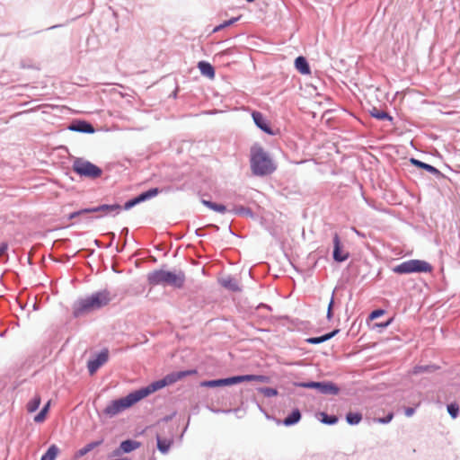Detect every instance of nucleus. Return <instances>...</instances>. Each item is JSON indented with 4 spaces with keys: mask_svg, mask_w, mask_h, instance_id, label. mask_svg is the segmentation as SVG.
Instances as JSON below:
<instances>
[{
    "mask_svg": "<svg viewBox=\"0 0 460 460\" xmlns=\"http://www.w3.org/2000/svg\"><path fill=\"white\" fill-rule=\"evenodd\" d=\"M386 314V310L384 309V308H376V309H374L373 311H371L369 313V314L367 315V324L369 326L371 325L373 323V321L382 317L383 315H385Z\"/></svg>",
    "mask_w": 460,
    "mask_h": 460,
    "instance_id": "nucleus-38",
    "label": "nucleus"
},
{
    "mask_svg": "<svg viewBox=\"0 0 460 460\" xmlns=\"http://www.w3.org/2000/svg\"><path fill=\"white\" fill-rule=\"evenodd\" d=\"M195 234H196L197 236H199V237H203V236H205L207 234H206V232H205V230H204V228H197V229L195 230Z\"/></svg>",
    "mask_w": 460,
    "mask_h": 460,
    "instance_id": "nucleus-53",
    "label": "nucleus"
},
{
    "mask_svg": "<svg viewBox=\"0 0 460 460\" xmlns=\"http://www.w3.org/2000/svg\"><path fill=\"white\" fill-rule=\"evenodd\" d=\"M256 404L261 412H262L263 414L267 413V411L258 402H256Z\"/></svg>",
    "mask_w": 460,
    "mask_h": 460,
    "instance_id": "nucleus-59",
    "label": "nucleus"
},
{
    "mask_svg": "<svg viewBox=\"0 0 460 460\" xmlns=\"http://www.w3.org/2000/svg\"><path fill=\"white\" fill-rule=\"evenodd\" d=\"M394 321V317L393 316L384 322L373 323L371 325H369V329L382 332L385 329L390 326Z\"/></svg>",
    "mask_w": 460,
    "mask_h": 460,
    "instance_id": "nucleus-37",
    "label": "nucleus"
},
{
    "mask_svg": "<svg viewBox=\"0 0 460 460\" xmlns=\"http://www.w3.org/2000/svg\"><path fill=\"white\" fill-rule=\"evenodd\" d=\"M138 402L140 401L133 390L123 397L111 400L103 409L102 414L108 418H112L120 412L131 408Z\"/></svg>",
    "mask_w": 460,
    "mask_h": 460,
    "instance_id": "nucleus-4",
    "label": "nucleus"
},
{
    "mask_svg": "<svg viewBox=\"0 0 460 460\" xmlns=\"http://www.w3.org/2000/svg\"><path fill=\"white\" fill-rule=\"evenodd\" d=\"M47 415L40 411L37 414L34 415L33 420L36 423H42L45 421Z\"/></svg>",
    "mask_w": 460,
    "mask_h": 460,
    "instance_id": "nucleus-47",
    "label": "nucleus"
},
{
    "mask_svg": "<svg viewBox=\"0 0 460 460\" xmlns=\"http://www.w3.org/2000/svg\"><path fill=\"white\" fill-rule=\"evenodd\" d=\"M220 284L226 289L232 292H239L241 291V288L238 285L236 279L232 276H227L226 278L222 279Z\"/></svg>",
    "mask_w": 460,
    "mask_h": 460,
    "instance_id": "nucleus-28",
    "label": "nucleus"
},
{
    "mask_svg": "<svg viewBox=\"0 0 460 460\" xmlns=\"http://www.w3.org/2000/svg\"><path fill=\"white\" fill-rule=\"evenodd\" d=\"M38 305L36 303L33 304V310H38Z\"/></svg>",
    "mask_w": 460,
    "mask_h": 460,
    "instance_id": "nucleus-64",
    "label": "nucleus"
},
{
    "mask_svg": "<svg viewBox=\"0 0 460 460\" xmlns=\"http://www.w3.org/2000/svg\"><path fill=\"white\" fill-rule=\"evenodd\" d=\"M369 115L379 120V121H389L391 123L394 122V117L387 111H382V110H379L378 108L373 106L369 111Z\"/></svg>",
    "mask_w": 460,
    "mask_h": 460,
    "instance_id": "nucleus-23",
    "label": "nucleus"
},
{
    "mask_svg": "<svg viewBox=\"0 0 460 460\" xmlns=\"http://www.w3.org/2000/svg\"><path fill=\"white\" fill-rule=\"evenodd\" d=\"M72 170L80 178L89 180L98 179L103 173L102 168L83 157H75L74 159Z\"/></svg>",
    "mask_w": 460,
    "mask_h": 460,
    "instance_id": "nucleus-6",
    "label": "nucleus"
},
{
    "mask_svg": "<svg viewBox=\"0 0 460 460\" xmlns=\"http://www.w3.org/2000/svg\"><path fill=\"white\" fill-rule=\"evenodd\" d=\"M335 290H336V288L332 291L330 302L327 306L326 319L328 322H331L334 315L333 314V307H334V304H335V298H334Z\"/></svg>",
    "mask_w": 460,
    "mask_h": 460,
    "instance_id": "nucleus-43",
    "label": "nucleus"
},
{
    "mask_svg": "<svg viewBox=\"0 0 460 460\" xmlns=\"http://www.w3.org/2000/svg\"><path fill=\"white\" fill-rule=\"evenodd\" d=\"M177 412L176 411H172V413L170 414H167L165 416H164L160 421L161 422H169L171 421L175 416H176Z\"/></svg>",
    "mask_w": 460,
    "mask_h": 460,
    "instance_id": "nucleus-50",
    "label": "nucleus"
},
{
    "mask_svg": "<svg viewBox=\"0 0 460 460\" xmlns=\"http://www.w3.org/2000/svg\"><path fill=\"white\" fill-rule=\"evenodd\" d=\"M171 385L172 384H171L167 375H165L164 377L155 380V381L151 382L150 384H148L147 385L142 386L134 391H135L137 396L138 397L139 401H141V400L146 398L147 396H149L150 394H152L166 386H169Z\"/></svg>",
    "mask_w": 460,
    "mask_h": 460,
    "instance_id": "nucleus-7",
    "label": "nucleus"
},
{
    "mask_svg": "<svg viewBox=\"0 0 460 460\" xmlns=\"http://www.w3.org/2000/svg\"><path fill=\"white\" fill-rule=\"evenodd\" d=\"M241 17H242V15H238L236 17H232L228 20L223 21L221 23H219L218 25L214 27V29L212 30V32L216 33V32H218L227 27L234 25L235 22H237L241 19Z\"/></svg>",
    "mask_w": 460,
    "mask_h": 460,
    "instance_id": "nucleus-35",
    "label": "nucleus"
},
{
    "mask_svg": "<svg viewBox=\"0 0 460 460\" xmlns=\"http://www.w3.org/2000/svg\"><path fill=\"white\" fill-rule=\"evenodd\" d=\"M201 75L208 78V79H214L215 76H216V69L215 67L213 66V65H211V63H209L208 61H206V60H200L198 62V65H197Z\"/></svg>",
    "mask_w": 460,
    "mask_h": 460,
    "instance_id": "nucleus-21",
    "label": "nucleus"
},
{
    "mask_svg": "<svg viewBox=\"0 0 460 460\" xmlns=\"http://www.w3.org/2000/svg\"><path fill=\"white\" fill-rule=\"evenodd\" d=\"M252 118L254 125L263 133L270 137L279 135V129H274L266 116L260 111H252Z\"/></svg>",
    "mask_w": 460,
    "mask_h": 460,
    "instance_id": "nucleus-8",
    "label": "nucleus"
},
{
    "mask_svg": "<svg viewBox=\"0 0 460 460\" xmlns=\"http://www.w3.org/2000/svg\"><path fill=\"white\" fill-rule=\"evenodd\" d=\"M434 268L431 263L420 259H411L395 265L393 272L398 275L431 273Z\"/></svg>",
    "mask_w": 460,
    "mask_h": 460,
    "instance_id": "nucleus-5",
    "label": "nucleus"
},
{
    "mask_svg": "<svg viewBox=\"0 0 460 460\" xmlns=\"http://www.w3.org/2000/svg\"><path fill=\"white\" fill-rule=\"evenodd\" d=\"M162 190L158 187L149 188L144 191L138 193L139 199H141L142 202L147 201L155 197H156L159 193H161Z\"/></svg>",
    "mask_w": 460,
    "mask_h": 460,
    "instance_id": "nucleus-31",
    "label": "nucleus"
},
{
    "mask_svg": "<svg viewBox=\"0 0 460 460\" xmlns=\"http://www.w3.org/2000/svg\"><path fill=\"white\" fill-rule=\"evenodd\" d=\"M319 420L325 425L332 426L338 423L339 418L335 414H329L326 411L320 412Z\"/></svg>",
    "mask_w": 460,
    "mask_h": 460,
    "instance_id": "nucleus-32",
    "label": "nucleus"
},
{
    "mask_svg": "<svg viewBox=\"0 0 460 460\" xmlns=\"http://www.w3.org/2000/svg\"><path fill=\"white\" fill-rule=\"evenodd\" d=\"M394 412H388L386 415L383 416V417H379L376 419V421L380 424H388L392 421V420L394 419Z\"/></svg>",
    "mask_w": 460,
    "mask_h": 460,
    "instance_id": "nucleus-45",
    "label": "nucleus"
},
{
    "mask_svg": "<svg viewBox=\"0 0 460 460\" xmlns=\"http://www.w3.org/2000/svg\"><path fill=\"white\" fill-rule=\"evenodd\" d=\"M250 167L252 175L257 177L269 176L277 170L270 153L257 143L250 150Z\"/></svg>",
    "mask_w": 460,
    "mask_h": 460,
    "instance_id": "nucleus-2",
    "label": "nucleus"
},
{
    "mask_svg": "<svg viewBox=\"0 0 460 460\" xmlns=\"http://www.w3.org/2000/svg\"><path fill=\"white\" fill-rule=\"evenodd\" d=\"M103 217V216H102V215H97V216H95V217H87V219L92 220V219H93V218H100V217Z\"/></svg>",
    "mask_w": 460,
    "mask_h": 460,
    "instance_id": "nucleus-63",
    "label": "nucleus"
},
{
    "mask_svg": "<svg viewBox=\"0 0 460 460\" xmlns=\"http://www.w3.org/2000/svg\"><path fill=\"white\" fill-rule=\"evenodd\" d=\"M91 214L93 213H103L105 216H116L118 215L121 210L122 208L119 204L114 203V204H100L98 206L94 207H89Z\"/></svg>",
    "mask_w": 460,
    "mask_h": 460,
    "instance_id": "nucleus-13",
    "label": "nucleus"
},
{
    "mask_svg": "<svg viewBox=\"0 0 460 460\" xmlns=\"http://www.w3.org/2000/svg\"><path fill=\"white\" fill-rule=\"evenodd\" d=\"M332 257L336 263H342L350 257L349 252L344 249V245L338 233H334L332 236Z\"/></svg>",
    "mask_w": 460,
    "mask_h": 460,
    "instance_id": "nucleus-10",
    "label": "nucleus"
},
{
    "mask_svg": "<svg viewBox=\"0 0 460 460\" xmlns=\"http://www.w3.org/2000/svg\"><path fill=\"white\" fill-rule=\"evenodd\" d=\"M233 385H239L243 382H251L255 381L256 375L255 374H245V375H235L231 376Z\"/></svg>",
    "mask_w": 460,
    "mask_h": 460,
    "instance_id": "nucleus-36",
    "label": "nucleus"
},
{
    "mask_svg": "<svg viewBox=\"0 0 460 460\" xmlns=\"http://www.w3.org/2000/svg\"><path fill=\"white\" fill-rule=\"evenodd\" d=\"M206 227L211 228L214 231H218L219 230V226L215 225V224H208V225L206 226Z\"/></svg>",
    "mask_w": 460,
    "mask_h": 460,
    "instance_id": "nucleus-56",
    "label": "nucleus"
},
{
    "mask_svg": "<svg viewBox=\"0 0 460 460\" xmlns=\"http://www.w3.org/2000/svg\"><path fill=\"white\" fill-rule=\"evenodd\" d=\"M198 374V370L196 368H190V369H183L179 371H173L169 374H167V376L171 382L172 385L175 384L176 382L190 376H194Z\"/></svg>",
    "mask_w": 460,
    "mask_h": 460,
    "instance_id": "nucleus-19",
    "label": "nucleus"
},
{
    "mask_svg": "<svg viewBox=\"0 0 460 460\" xmlns=\"http://www.w3.org/2000/svg\"><path fill=\"white\" fill-rule=\"evenodd\" d=\"M255 381L267 384L270 382V377L266 375H256Z\"/></svg>",
    "mask_w": 460,
    "mask_h": 460,
    "instance_id": "nucleus-49",
    "label": "nucleus"
},
{
    "mask_svg": "<svg viewBox=\"0 0 460 460\" xmlns=\"http://www.w3.org/2000/svg\"><path fill=\"white\" fill-rule=\"evenodd\" d=\"M156 447L158 451L163 454L166 455L169 453L172 446L173 445V439L172 438H163L160 435H156Z\"/></svg>",
    "mask_w": 460,
    "mask_h": 460,
    "instance_id": "nucleus-24",
    "label": "nucleus"
},
{
    "mask_svg": "<svg viewBox=\"0 0 460 460\" xmlns=\"http://www.w3.org/2000/svg\"><path fill=\"white\" fill-rule=\"evenodd\" d=\"M229 213L234 214V215H238V216H245V217H248L251 218L256 217L255 213L252 211V209L251 208L243 207L242 205H239V206L232 205V208L229 210Z\"/></svg>",
    "mask_w": 460,
    "mask_h": 460,
    "instance_id": "nucleus-26",
    "label": "nucleus"
},
{
    "mask_svg": "<svg viewBox=\"0 0 460 460\" xmlns=\"http://www.w3.org/2000/svg\"><path fill=\"white\" fill-rule=\"evenodd\" d=\"M107 235L110 237L111 242H110V243H108V244L106 245V248H110V247L112 245V243H113V241L115 240V238H116V234H115V233H114V232H108V233H107Z\"/></svg>",
    "mask_w": 460,
    "mask_h": 460,
    "instance_id": "nucleus-51",
    "label": "nucleus"
},
{
    "mask_svg": "<svg viewBox=\"0 0 460 460\" xmlns=\"http://www.w3.org/2000/svg\"><path fill=\"white\" fill-rule=\"evenodd\" d=\"M142 443L136 439L127 438L122 440L119 445L110 454L111 456H120L124 454H129L141 447Z\"/></svg>",
    "mask_w": 460,
    "mask_h": 460,
    "instance_id": "nucleus-11",
    "label": "nucleus"
},
{
    "mask_svg": "<svg viewBox=\"0 0 460 460\" xmlns=\"http://www.w3.org/2000/svg\"><path fill=\"white\" fill-rule=\"evenodd\" d=\"M440 368L439 366L436 364H429V365H416L412 367L411 373L412 375H420L423 373H434L435 371Z\"/></svg>",
    "mask_w": 460,
    "mask_h": 460,
    "instance_id": "nucleus-27",
    "label": "nucleus"
},
{
    "mask_svg": "<svg viewBox=\"0 0 460 460\" xmlns=\"http://www.w3.org/2000/svg\"><path fill=\"white\" fill-rule=\"evenodd\" d=\"M9 243L6 241L0 242V257L3 255L8 256Z\"/></svg>",
    "mask_w": 460,
    "mask_h": 460,
    "instance_id": "nucleus-46",
    "label": "nucleus"
},
{
    "mask_svg": "<svg viewBox=\"0 0 460 460\" xmlns=\"http://www.w3.org/2000/svg\"><path fill=\"white\" fill-rule=\"evenodd\" d=\"M147 283L152 286H169L176 289H181L184 287L186 276L182 270H155L146 275Z\"/></svg>",
    "mask_w": 460,
    "mask_h": 460,
    "instance_id": "nucleus-3",
    "label": "nucleus"
},
{
    "mask_svg": "<svg viewBox=\"0 0 460 460\" xmlns=\"http://www.w3.org/2000/svg\"><path fill=\"white\" fill-rule=\"evenodd\" d=\"M419 407V404H417L416 406L414 407H405L404 408V415L408 418L411 417L414 415V413L416 412V410L417 408Z\"/></svg>",
    "mask_w": 460,
    "mask_h": 460,
    "instance_id": "nucleus-48",
    "label": "nucleus"
},
{
    "mask_svg": "<svg viewBox=\"0 0 460 460\" xmlns=\"http://www.w3.org/2000/svg\"><path fill=\"white\" fill-rule=\"evenodd\" d=\"M320 381H314V380H308V381H296L294 382V386L300 387V388H305V389H314L317 392L318 386H319Z\"/></svg>",
    "mask_w": 460,
    "mask_h": 460,
    "instance_id": "nucleus-39",
    "label": "nucleus"
},
{
    "mask_svg": "<svg viewBox=\"0 0 460 460\" xmlns=\"http://www.w3.org/2000/svg\"><path fill=\"white\" fill-rule=\"evenodd\" d=\"M111 301V291L107 288L100 289L84 297H79L72 305V315L80 318L104 308Z\"/></svg>",
    "mask_w": 460,
    "mask_h": 460,
    "instance_id": "nucleus-1",
    "label": "nucleus"
},
{
    "mask_svg": "<svg viewBox=\"0 0 460 460\" xmlns=\"http://www.w3.org/2000/svg\"><path fill=\"white\" fill-rule=\"evenodd\" d=\"M102 443H103V439L101 438L99 440H94V441H92V442L86 444L85 446H84L82 448H80L79 450H77L75 452V458L78 459V458L84 456L86 454H88L89 452H91L92 450L96 448L97 447L101 446Z\"/></svg>",
    "mask_w": 460,
    "mask_h": 460,
    "instance_id": "nucleus-25",
    "label": "nucleus"
},
{
    "mask_svg": "<svg viewBox=\"0 0 460 460\" xmlns=\"http://www.w3.org/2000/svg\"><path fill=\"white\" fill-rule=\"evenodd\" d=\"M258 393L262 394L267 398L275 397L279 394V391L275 387L261 386L257 387Z\"/></svg>",
    "mask_w": 460,
    "mask_h": 460,
    "instance_id": "nucleus-40",
    "label": "nucleus"
},
{
    "mask_svg": "<svg viewBox=\"0 0 460 460\" xmlns=\"http://www.w3.org/2000/svg\"><path fill=\"white\" fill-rule=\"evenodd\" d=\"M190 420V416H188V419H187L186 424H185V426H184V428H183V429H182V431H181V436H180V438H181L183 437L184 433L187 431V429H188V428H189Z\"/></svg>",
    "mask_w": 460,
    "mask_h": 460,
    "instance_id": "nucleus-55",
    "label": "nucleus"
},
{
    "mask_svg": "<svg viewBox=\"0 0 460 460\" xmlns=\"http://www.w3.org/2000/svg\"><path fill=\"white\" fill-rule=\"evenodd\" d=\"M140 203H142V200H141V199H139V195L137 194V195L128 199L123 204V206H121V208H122V210H129Z\"/></svg>",
    "mask_w": 460,
    "mask_h": 460,
    "instance_id": "nucleus-42",
    "label": "nucleus"
},
{
    "mask_svg": "<svg viewBox=\"0 0 460 460\" xmlns=\"http://www.w3.org/2000/svg\"><path fill=\"white\" fill-rule=\"evenodd\" d=\"M128 234H129V229L128 227H123L121 230H120V233H119V238H120V244L118 243L116 245V252L118 253H120L124 251L126 245H127V239H128Z\"/></svg>",
    "mask_w": 460,
    "mask_h": 460,
    "instance_id": "nucleus-34",
    "label": "nucleus"
},
{
    "mask_svg": "<svg viewBox=\"0 0 460 460\" xmlns=\"http://www.w3.org/2000/svg\"><path fill=\"white\" fill-rule=\"evenodd\" d=\"M201 203L206 208H209L210 210L220 213V214H225L227 212L229 213V210L231 209V208H228V207L226 205L222 204V203H217L211 199H201Z\"/></svg>",
    "mask_w": 460,
    "mask_h": 460,
    "instance_id": "nucleus-22",
    "label": "nucleus"
},
{
    "mask_svg": "<svg viewBox=\"0 0 460 460\" xmlns=\"http://www.w3.org/2000/svg\"><path fill=\"white\" fill-rule=\"evenodd\" d=\"M87 214H91L90 212V208H81V209H78V210H75V211H73L71 213H69L66 217L68 220H73L75 218H77L79 217H82L84 215H87Z\"/></svg>",
    "mask_w": 460,
    "mask_h": 460,
    "instance_id": "nucleus-44",
    "label": "nucleus"
},
{
    "mask_svg": "<svg viewBox=\"0 0 460 460\" xmlns=\"http://www.w3.org/2000/svg\"><path fill=\"white\" fill-rule=\"evenodd\" d=\"M233 381L232 376H226L222 378H215V379H208V380H202L199 382L200 387L205 388H219V387H226V386H232Z\"/></svg>",
    "mask_w": 460,
    "mask_h": 460,
    "instance_id": "nucleus-14",
    "label": "nucleus"
},
{
    "mask_svg": "<svg viewBox=\"0 0 460 460\" xmlns=\"http://www.w3.org/2000/svg\"><path fill=\"white\" fill-rule=\"evenodd\" d=\"M363 414L360 411H349L345 414L346 422L350 426H356L361 422Z\"/></svg>",
    "mask_w": 460,
    "mask_h": 460,
    "instance_id": "nucleus-29",
    "label": "nucleus"
},
{
    "mask_svg": "<svg viewBox=\"0 0 460 460\" xmlns=\"http://www.w3.org/2000/svg\"><path fill=\"white\" fill-rule=\"evenodd\" d=\"M228 232H229L231 234H233V235L238 236V235L234 233V231L233 230V228H232V226H231V225H229V226H228Z\"/></svg>",
    "mask_w": 460,
    "mask_h": 460,
    "instance_id": "nucleus-61",
    "label": "nucleus"
},
{
    "mask_svg": "<svg viewBox=\"0 0 460 460\" xmlns=\"http://www.w3.org/2000/svg\"><path fill=\"white\" fill-rule=\"evenodd\" d=\"M447 411L452 419H456L460 413V407L456 402H451L447 405Z\"/></svg>",
    "mask_w": 460,
    "mask_h": 460,
    "instance_id": "nucleus-41",
    "label": "nucleus"
},
{
    "mask_svg": "<svg viewBox=\"0 0 460 460\" xmlns=\"http://www.w3.org/2000/svg\"><path fill=\"white\" fill-rule=\"evenodd\" d=\"M409 162L414 167L423 170V171H426L429 173L436 176L438 179L444 177V174L437 167H435L429 164H427L425 162H422L415 157H411L409 159Z\"/></svg>",
    "mask_w": 460,
    "mask_h": 460,
    "instance_id": "nucleus-15",
    "label": "nucleus"
},
{
    "mask_svg": "<svg viewBox=\"0 0 460 460\" xmlns=\"http://www.w3.org/2000/svg\"><path fill=\"white\" fill-rule=\"evenodd\" d=\"M339 332H340V329L339 328H335L332 331H331L329 332H325V333H323V334H322L320 336L309 337V338H307L305 340V341L308 344H312V345L321 344V343H323V342H325L327 341H330L331 339L335 337Z\"/></svg>",
    "mask_w": 460,
    "mask_h": 460,
    "instance_id": "nucleus-18",
    "label": "nucleus"
},
{
    "mask_svg": "<svg viewBox=\"0 0 460 460\" xmlns=\"http://www.w3.org/2000/svg\"><path fill=\"white\" fill-rule=\"evenodd\" d=\"M257 308H263L270 312L272 311V306L268 304H265V303H260L259 305L257 306Z\"/></svg>",
    "mask_w": 460,
    "mask_h": 460,
    "instance_id": "nucleus-54",
    "label": "nucleus"
},
{
    "mask_svg": "<svg viewBox=\"0 0 460 460\" xmlns=\"http://www.w3.org/2000/svg\"><path fill=\"white\" fill-rule=\"evenodd\" d=\"M178 90H179V89H178V87H176V88L174 89V91H173V92L169 95V97H172V98H173V99H176V98H177V94H178Z\"/></svg>",
    "mask_w": 460,
    "mask_h": 460,
    "instance_id": "nucleus-58",
    "label": "nucleus"
},
{
    "mask_svg": "<svg viewBox=\"0 0 460 460\" xmlns=\"http://www.w3.org/2000/svg\"><path fill=\"white\" fill-rule=\"evenodd\" d=\"M41 397L40 394H35L29 400L26 404V410L29 413L35 412L40 406Z\"/></svg>",
    "mask_w": 460,
    "mask_h": 460,
    "instance_id": "nucleus-33",
    "label": "nucleus"
},
{
    "mask_svg": "<svg viewBox=\"0 0 460 460\" xmlns=\"http://www.w3.org/2000/svg\"><path fill=\"white\" fill-rule=\"evenodd\" d=\"M94 244H95L97 247H99V248H100V247H102V245H101V242H100L99 240H97V239H95V240H94Z\"/></svg>",
    "mask_w": 460,
    "mask_h": 460,
    "instance_id": "nucleus-62",
    "label": "nucleus"
},
{
    "mask_svg": "<svg viewBox=\"0 0 460 460\" xmlns=\"http://www.w3.org/2000/svg\"><path fill=\"white\" fill-rule=\"evenodd\" d=\"M264 416L266 417L267 420H272L276 422V420H278L276 417L269 414L268 412L266 414H264Z\"/></svg>",
    "mask_w": 460,
    "mask_h": 460,
    "instance_id": "nucleus-60",
    "label": "nucleus"
},
{
    "mask_svg": "<svg viewBox=\"0 0 460 460\" xmlns=\"http://www.w3.org/2000/svg\"><path fill=\"white\" fill-rule=\"evenodd\" d=\"M60 450L56 444H51L47 450L43 453L40 460H56Z\"/></svg>",
    "mask_w": 460,
    "mask_h": 460,
    "instance_id": "nucleus-30",
    "label": "nucleus"
},
{
    "mask_svg": "<svg viewBox=\"0 0 460 460\" xmlns=\"http://www.w3.org/2000/svg\"><path fill=\"white\" fill-rule=\"evenodd\" d=\"M294 66L297 72L303 75L311 74V66L307 58L304 56H298L295 58Z\"/></svg>",
    "mask_w": 460,
    "mask_h": 460,
    "instance_id": "nucleus-20",
    "label": "nucleus"
},
{
    "mask_svg": "<svg viewBox=\"0 0 460 460\" xmlns=\"http://www.w3.org/2000/svg\"><path fill=\"white\" fill-rule=\"evenodd\" d=\"M341 392L340 386L331 380H323L319 382L317 393L323 395H338Z\"/></svg>",
    "mask_w": 460,
    "mask_h": 460,
    "instance_id": "nucleus-16",
    "label": "nucleus"
},
{
    "mask_svg": "<svg viewBox=\"0 0 460 460\" xmlns=\"http://www.w3.org/2000/svg\"><path fill=\"white\" fill-rule=\"evenodd\" d=\"M302 419V413L298 408H294L283 420H276L277 425L291 427L297 424Z\"/></svg>",
    "mask_w": 460,
    "mask_h": 460,
    "instance_id": "nucleus-17",
    "label": "nucleus"
},
{
    "mask_svg": "<svg viewBox=\"0 0 460 460\" xmlns=\"http://www.w3.org/2000/svg\"><path fill=\"white\" fill-rule=\"evenodd\" d=\"M49 408H50V402L49 401L47 403H45L42 408L40 410L43 413H45L46 415H48L49 411Z\"/></svg>",
    "mask_w": 460,
    "mask_h": 460,
    "instance_id": "nucleus-52",
    "label": "nucleus"
},
{
    "mask_svg": "<svg viewBox=\"0 0 460 460\" xmlns=\"http://www.w3.org/2000/svg\"><path fill=\"white\" fill-rule=\"evenodd\" d=\"M63 26H64V24H56V25H52V26H50V27L47 28V29H46V31L55 30V29H57V28H60V27H63Z\"/></svg>",
    "mask_w": 460,
    "mask_h": 460,
    "instance_id": "nucleus-57",
    "label": "nucleus"
},
{
    "mask_svg": "<svg viewBox=\"0 0 460 460\" xmlns=\"http://www.w3.org/2000/svg\"><path fill=\"white\" fill-rule=\"evenodd\" d=\"M70 131L83 133V134H93L96 129L93 125L82 119H73L66 128Z\"/></svg>",
    "mask_w": 460,
    "mask_h": 460,
    "instance_id": "nucleus-12",
    "label": "nucleus"
},
{
    "mask_svg": "<svg viewBox=\"0 0 460 460\" xmlns=\"http://www.w3.org/2000/svg\"><path fill=\"white\" fill-rule=\"evenodd\" d=\"M109 355L108 348H102L88 359L86 367L90 376L94 375L109 360Z\"/></svg>",
    "mask_w": 460,
    "mask_h": 460,
    "instance_id": "nucleus-9",
    "label": "nucleus"
}]
</instances>
